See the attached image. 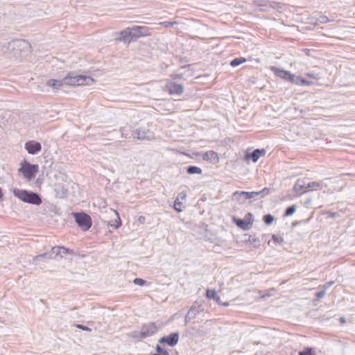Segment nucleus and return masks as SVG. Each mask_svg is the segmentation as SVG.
<instances>
[{
  "label": "nucleus",
  "mask_w": 355,
  "mask_h": 355,
  "mask_svg": "<svg viewBox=\"0 0 355 355\" xmlns=\"http://www.w3.org/2000/svg\"><path fill=\"white\" fill-rule=\"evenodd\" d=\"M114 214L116 215V218L114 220H111L109 224L111 227L114 229L119 228L121 225V220L119 216V213L116 211H114Z\"/></svg>",
  "instance_id": "25"
},
{
  "label": "nucleus",
  "mask_w": 355,
  "mask_h": 355,
  "mask_svg": "<svg viewBox=\"0 0 355 355\" xmlns=\"http://www.w3.org/2000/svg\"><path fill=\"white\" fill-rule=\"evenodd\" d=\"M272 239L275 242L278 243H282L284 241L283 238L280 236H277L275 234L272 235Z\"/></svg>",
  "instance_id": "39"
},
{
  "label": "nucleus",
  "mask_w": 355,
  "mask_h": 355,
  "mask_svg": "<svg viewBox=\"0 0 355 355\" xmlns=\"http://www.w3.org/2000/svg\"><path fill=\"white\" fill-rule=\"evenodd\" d=\"M238 227L242 228L243 230H248L249 228L250 223H246L245 220L238 219L236 222Z\"/></svg>",
  "instance_id": "29"
},
{
  "label": "nucleus",
  "mask_w": 355,
  "mask_h": 355,
  "mask_svg": "<svg viewBox=\"0 0 355 355\" xmlns=\"http://www.w3.org/2000/svg\"><path fill=\"white\" fill-rule=\"evenodd\" d=\"M146 218L143 216H140L138 218V222L141 224H144L145 223Z\"/></svg>",
  "instance_id": "46"
},
{
  "label": "nucleus",
  "mask_w": 355,
  "mask_h": 355,
  "mask_svg": "<svg viewBox=\"0 0 355 355\" xmlns=\"http://www.w3.org/2000/svg\"><path fill=\"white\" fill-rule=\"evenodd\" d=\"M323 214L327 215L328 218H337L340 216L338 212H331L330 211H326L323 212Z\"/></svg>",
  "instance_id": "35"
},
{
  "label": "nucleus",
  "mask_w": 355,
  "mask_h": 355,
  "mask_svg": "<svg viewBox=\"0 0 355 355\" xmlns=\"http://www.w3.org/2000/svg\"><path fill=\"white\" fill-rule=\"evenodd\" d=\"M49 259H53L58 256L62 257V255L64 254H72L73 250L63 246H54L49 251Z\"/></svg>",
  "instance_id": "8"
},
{
  "label": "nucleus",
  "mask_w": 355,
  "mask_h": 355,
  "mask_svg": "<svg viewBox=\"0 0 355 355\" xmlns=\"http://www.w3.org/2000/svg\"><path fill=\"white\" fill-rule=\"evenodd\" d=\"M330 21V19L327 17V16H324V15H320L319 16V17L317 19V21H316V24L319 23V24H326L327 22Z\"/></svg>",
  "instance_id": "32"
},
{
  "label": "nucleus",
  "mask_w": 355,
  "mask_h": 355,
  "mask_svg": "<svg viewBox=\"0 0 355 355\" xmlns=\"http://www.w3.org/2000/svg\"><path fill=\"white\" fill-rule=\"evenodd\" d=\"M222 305L225 306H227L229 305V303L228 302H224L222 304Z\"/></svg>",
  "instance_id": "48"
},
{
  "label": "nucleus",
  "mask_w": 355,
  "mask_h": 355,
  "mask_svg": "<svg viewBox=\"0 0 355 355\" xmlns=\"http://www.w3.org/2000/svg\"><path fill=\"white\" fill-rule=\"evenodd\" d=\"M19 171L23 174L26 180H31L38 172V165L31 164L25 161L21 164V167L19 169Z\"/></svg>",
  "instance_id": "4"
},
{
  "label": "nucleus",
  "mask_w": 355,
  "mask_h": 355,
  "mask_svg": "<svg viewBox=\"0 0 355 355\" xmlns=\"http://www.w3.org/2000/svg\"><path fill=\"white\" fill-rule=\"evenodd\" d=\"M130 28L135 39H137L141 37L148 36L151 34V29L147 26H135L133 27H130Z\"/></svg>",
  "instance_id": "9"
},
{
  "label": "nucleus",
  "mask_w": 355,
  "mask_h": 355,
  "mask_svg": "<svg viewBox=\"0 0 355 355\" xmlns=\"http://www.w3.org/2000/svg\"><path fill=\"white\" fill-rule=\"evenodd\" d=\"M295 206L292 205L290 207H288L285 211L284 216H291L295 211Z\"/></svg>",
  "instance_id": "34"
},
{
  "label": "nucleus",
  "mask_w": 355,
  "mask_h": 355,
  "mask_svg": "<svg viewBox=\"0 0 355 355\" xmlns=\"http://www.w3.org/2000/svg\"><path fill=\"white\" fill-rule=\"evenodd\" d=\"M187 196V192L185 191H182L178 193L176 199L175 200L174 209L178 212H181L182 211L181 209V205L182 204V201L186 200Z\"/></svg>",
  "instance_id": "17"
},
{
  "label": "nucleus",
  "mask_w": 355,
  "mask_h": 355,
  "mask_svg": "<svg viewBox=\"0 0 355 355\" xmlns=\"http://www.w3.org/2000/svg\"><path fill=\"white\" fill-rule=\"evenodd\" d=\"M12 192L15 197L18 198L24 202L36 205H39L42 203V199L40 196L37 193L33 191L15 188L12 190Z\"/></svg>",
  "instance_id": "1"
},
{
  "label": "nucleus",
  "mask_w": 355,
  "mask_h": 355,
  "mask_svg": "<svg viewBox=\"0 0 355 355\" xmlns=\"http://www.w3.org/2000/svg\"><path fill=\"white\" fill-rule=\"evenodd\" d=\"M128 338L134 339L135 341H140L144 339L141 335V331H135L128 334Z\"/></svg>",
  "instance_id": "26"
},
{
  "label": "nucleus",
  "mask_w": 355,
  "mask_h": 355,
  "mask_svg": "<svg viewBox=\"0 0 355 355\" xmlns=\"http://www.w3.org/2000/svg\"><path fill=\"white\" fill-rule=\"evenodd\" d=\"M157 331V327L153 322H148L142 325L141 328V337L144 338L150 337L155 334Z\"/></svg>",
  "instance_id": "10"
},
{
  "label": "nucleus",
  "mask_w": 355,
  "mask_h": 355,
  "mask_svg": "<svg viewBox=\"0 0 355 355\" xmlns=\"http://www.w3.org/2000/svg\"><path fill=\"white\" fill-rule=\"evenodd\" d=\"M325 295V290L322 289L320 291H318L315 293V297L318 300L322 298Z\"/></svg>",
  "instance_id": "41"
},
{
  "label": "nucleus",
  "mask_w": 355,
  "mask_h": 355,
  "mask_svg": "<svg viewBox=\"0 0 355 355\" xmlns=\"http://www.w3.org/2000/svg\"><path fill=\"white\" fill-rule=\"evenodd\" d=\"M306 76L309 78L315 79V80H319L320 78L319 73H313V72L307 73H306Z\"/></svg>",
  "instance_id": "38"
},
{
  "label": "nucleus",
  "mask_w": 355,
  "mask_h": 355,
  "mask_svg": "<svg viewBox=\"0 0 355 355\" xmlns=\"http://www.w3.org/2000/svg\"><path fill=\"white\" fill-rule=\"evenodd\" d=\"M133 283L136 285L144 286L146 284V282L144 279H141V278H135L133 280Z\"/></svg>",
  "instance_id": "36"
},
{
  "label": "nucleus",
  "mask_w": 355,
  "mask_h": 355,
  "mask_svg": "<svg viewBox=\"0 0 355 355\" xmlns=\"http://www.w3.org/2000/svg\"><path fill=\"white\" fill-rule=\"evenodd\" d=\"M187 171L189 174H201L202 171L200 167L196 166H189Z\"/></svg>",
  "instance_id": "27"
},
{
  "label": "nucleus",
  "mask_w": 355,
  "mask_h": 355,
  "mask_svg": "<svg viewBox=\"0 0 355 355\" xmlns=\"http://www.w3.org/2000/svg\"><path fill=\"white\" fill-rule=\"evenodd\" d=\"M64 85H91L94 83V80L90 76H72L69 74L62 79Z\"/></svg>",
  "instance_id": "2"
},
{
  "label": "nucleus",
  "mask_w": 355,
  "mask_h": 355,
  "mask_svg": "<svg viewBox=\"0 0 355 355\" xmlns=\"http://www.w3.org/2000/svg\"><path fill=\"white\" fill-rule=\"evenodd\" d=\"M119 34L120 35V37L116 39L117 41L130 43L131 40L135 39L130 27L121 31Z\"/></svg>",
  "instance_id": "13"
},
{
  "label": "nucleus",
  "mask_w": 355,
  "mask_h": 355,
  "mask_svg": "<svg viewBox=\"0 0 355 355\" xmlns=\"http://www.w3.org/2000/svg\"><path fill=\"white\" fill-rule=\"evenodd\" d=\"M293 189L297 195L300 196L307 191L306 184L303 179H298L295 182Z\"/></svg>",
  "instance_id": "14"
},
{
  "label": "nucleus",
  "mask_w": 355,
  "mask_h": 355,
  "mask_svg": "<svg viewBox=\"0 0 355 355\" xmlns=\"http://www.w3.org/2000/svg\"><path fill=\"white\" fill-rule=\"evenodd\" d=\"M246 194H249L248 191H235L233 193V198L243 203L245 202L247 199L249 198V196H246Z\"/></svg>",
  "instance_id": "19"
},
{
  "label": "nucleus",
  "mask_w": 355,
  "mask_h": 355,
  "mask_svg": "<svg viewBox=\"0 0 355 355\" xmlns=\"http://www.w3.org/2000/svg\"><path fill=\"white\" fill-rule=\"evenodd\" d=\"M2 197H3V193L1 191V189L0 188V200L2 198Z\"/></svg>",
  "instance_id": "47"
},
{
  "label": "nucleus",
  "mask_w": 355,
  "mask_h": 355,
  "mask_svg": "<svg viewBox=\"0 0 355 355\" xmlns=\"http://www.w3.org/2000/svg\"><path fill=\"white\" fill-rule=\"evenodd\" d=\"M25 149L29 154L35 155L41 150L42 146L36 141H29L25 144Z\"/></svg>",
  "instance_id": "12"
},
{
  "label": "nucleus",
  "mask_w": 355,
  "mask_h": 355,
  "mask_svg": "<svg viewBox=\"0 0 355 355\" xmlns=\"http://www.w3.org/2000/svg\"><path fill=\"white\" fill-rule=\"evenodd\" d=\"M324 183L322 182H311L306 184V190L315 191L320 190L323 188Z\"/></svg>",
  "instance_id": "22"
},
{
  "label": "nucleus",
  "mask_w": 355,
  "mask_h": 355,
  "mask_svg": "<svg viewBox=\"0 0 355 355\" xmlns=\"http://www.w3.org/2000/svg\"><path fill=\"white\" fill-rule=\"evenodd\" d=\"M248 216H252V214L249 213V214H248Z\"/></svg>",
  "instance_id": "49"
},
{
  "label": "nucleus",
  "mask_w": 355,
  "mask_h": 355,
  "mask_svg": "<svg viewBox=\"0 0 355 355\" xmlns=\"http://www.w3.org/2000/svg\"><path fill=\"white\" fill-rule=\"evenodd\" d=\"M73 216L78 227L82 230L87 231L92 227V220L88 214L84 212H77L73 213Z\"/></svg>",
  "instance_id": "3"
},
{
  "label": "nucleus",
  "mask_w": 355,
  "mask_h": 355,
  "mask_svg": "<svg viewBox=\"0 0 355 355\" xmlns=\"http://www.w3.org/2000/svg\"><path fill=\"white\" fill-rule=\"evenodd\" d=\"M245 61L246 60L244 58H236L231 61L230 65L233 67H235L245 62Z\"/></svg>",
  "instance_id": "28"
},
{
  "label": "nucleus",
  "mask_w": 355,
  "mask_h": 355,
  "mask_svg": "<svg viewBox=\"0 0 355 355\" xmlns=\"http://www.w3.org/2000/svg\"><path fill=\"white\" fill-rule=\"evenodd\" d=\"M120 132H121V137H122L123 138H126V137H127L128 134L126 133V130H125V127L121 128L120 129Z\"/></svg>",
  "instance_id": "43"
},
{
  "label": "nucleus",
  "mask_w": 355,
  "mask_h": 355,
  "mask_svg": "<svg viewBox=\"0 0 355 355\" xmlns=\"http://www.w3.org/2000/svg\"><path fill=\"white\" fill-rule=\"evenodd\" d=\"M333 284H334V282H328L322 286V288L324 290H326L327 288H329L331 285H333Z\"/></svg>",
  "instance_id": "44"
},
{
  "label": "nucleus",
  "mask_w": 355,
  "mask_h": 355,
  "mask_svg": "<svg viewBox=\"0 0 355 355\" xmlns=\"http://www.w3.org/2000/svg\"><path fill=\"white\" fill-rule=\"evenodd\" d=\"M171 76V78L173 80L182 79L183 78V75L182 74H180V73L172 74Z\"/></svg>",
  "instance_id": "42"
},
{
  "label": "nucleus",
  "mask_w": 355,
  "mask_h": 355,
  "mask_svg": "<svg viewBox=\"0 0 355 355\" xmlns=\"http://www.w3.org/2000/svg\"><path fill=\"white\" fill-rule=\"evenodd\" d=\"M265 153H266V151L263 149H262V150L256 149L252 153L248 154L246 155V158L251 159L253 161V162H256L258 161L259 158L261 155H264Z\"/></svg>",
  "instance_id": "18"
},
{
  "label": "nucleus",
  "mask_w": 355,
  "mask_h": 355,
  "mask_svg": "<svg viewBox=\"0 0 355 355\" xmlns=\"http://www.w3.org/2000/svg\"><path fill=\"white\" fill-rule=\"evenodd\" d=\"M132 137L139 140L150 141L154 139L153 132L147 128H139L132 131Z\"/></svg>",
  "instance_id": "5"
},
{
  "label": "nucleus",
  "mask_w": 355,
  "mask_h": 355,
  "mask_svg": "<svg viewBox=\"0 0 355 355\" xmlns=\"http://www.w3.org/2000/svg\"><path fill=\"white\" fill-rule=\"evenodd\" d=\"M202 158L204 160L209 161L212 164H216L219 161L217 153L214 150H209L202 154Z\"/></svg>",
  "instance_id": "16"
},
{
  "label": "nucleus",
  "mask_w": 355,
  "mask_h": 355,
  "mask_svg": "<svg viewBox=\"0 0 355 355\" xmlns=\"http://www.w3.org/2000/svg\"><path fill=\"white\" fill-rule=\"evenodd\" d=\"M274 220V217L271 214H266L263 216V221L267 225H270Z\"/></svg>",
  "instance_id": "33"
},
{
  "label": "nucleus",
  "mask_w": 355,
  "mask_h": 355,
  "mask_svg": "<svg viewBox=\"0 0 355 355\" xmlns=\"http://www.w3.org/2000/svg\"><path fill=\"white\" fill-rule=\"evenodd\" d=\"M270 193V189L268 188H263L259 191H252L249 192V194H246V196H249L250 199H253L254 200L261 199L264 196L268 195Z\"/></svg>",
  "instance_id": "15"
},
{
  "label": "nucleus",
  "mask_w": 355,
  "mask_h": 355,
  "mask_svg": "<svg viewBox=\"0 0 355 355\" xmlns=\"http://www.w3.org/2000/svg\"><path fill=\"white\" fill-rule=\"evenodd\" d=\"M156 351L157 354H169L166 349L162 348L159 345H157Z\"/></svg>",
  "instance_id": "40"
},
{
  "label": "nucleus",
  "mask_w": 355,
  "mask_h": 355,
  "mask_svg": "<svg viewBox=\"0 0 355 355\" xmlns=\"http://www.w3.org/2000/svg\"><path fill=\"white\" fill-rule=\"evenodd\" d=\"M76 327L78 328V329L85 330V331H90L91 330L89 327H87L86 326H84V325H82V324H77Z\"/></svg>",
  "instance_id": "45"
},
{
  "label": "nucleus",
  "mask_w": 355,
  "mask_h": 355,
  "mask_svg": "<svg viewBox=\"0 0 355 355\" xmlns=\"http://www.w3.org/2000/svg\"><path fill=\"white\" fill-rule=\"evenodd\" d=\"M206 296L207 298L214 300L217 303L220 304V298L217 295V293L214 290L207 289L206 293Z\"/></svg>",
  "instance_id": "24"
},
{
  "label": "nucleus",
  "mask_w": 355,
  "mask_h": 355,
  "mask_svg": "<svg viewBox=\"0 0 355 355\" xmlns=\"http://www.w3.org/2000/svg\"><path fill=\"white\" fill-rule=\"evenodd\" d=\"M46 84L49 87H51L54 91L58 90L64 85L62 79H51L47 81Z\"/></svg>",
  "instance_id": "20"
},
{
  "label": "nucleus",
  "mask_w": 355,
  "mask_h": 355,
  "mask_svg": "<svg viewBox=\"0 0 355 355\" xmlns=\"http://www.w3.org/2000/svg\"><path fill=\"white\" fill-rule=\"evenodd\" d=\"M295 80L298 81V84L304 85H311L313 84L312 81H308L304 78L300 77H295Z\"/></svg>",
  "instance_id": "31"
},
{
  "label": "nucleus",
  "mask_w": 355,
  "mask_h": 355,
  "mask_svg": "<svg viewBox=\"0 0 355 355\" xmlns=\"http://www.w3.org/2000/svg\"><path fill=\"white\" fill-rule=\"evenodd\" d=\"M178 22L177 21H163V22H160L159 24L163 26L164 27H169V26H173V25L175 24H177Z\"/></svg>",
  "instance_id": "37"
},
{
  "label": "nucleus",
  "mask_w": 355,
  "mask_h": 355,
  "mask_svg": "<svg viewBox=\"0 0 355 355\" xmlns=\"http://www.w3.org/2000/svg\"><path fill=\"white\" fill-rule=\"evenodd\" d=\"M12 44L15 47H17L20 50H22V49L28 50L31 48V44H29V42H28L27 41H26L24 40L13 41Z\"/></svg>",
  "instance_id": "21"
},
{
  "label": "nucleus",
  "mask_w": 355,
  "mask_h": 355,
  "mask_svg": "<svg viewBox=\"0 0 355 355\" xmlns=\"http://www.w3.org/2000/svg\"><path fill=\"white\" fill-rule=\"evenodd\" d=\"M41 259H49V252H44L43 254H38V255H36V256L33 257V261H36L37 260H40Z\"/></svg>",
  "instance_id": "30"
},
{
  "label": "nucleus",
  "mask_w": 355,
  "mask_h": 355,
  "mask_svg": "<svg viewBox=\"0 0 355 355\" xmlns=\"http://www.w3.org/2000/svg\"><path fill=\"white\" fill-rule=\"evenodd\" d=\"M166 90L171 95H181L184 92V87L182 85L176 83L173 80H166L165 85Z\"/></svg>",
  "instance_id": "7"
},
{
  "label": "nucleus",
  "mask_w": 355,
  "mask_h": 355,
  "mask_svg": "<svg viewBox=\"0 0 355 355\" xmlns=\"http://www.w3.org/2000/svg\"><path fill=\"white\" fill-rule=\"evenodd\" d=\"M270 69L274 73V74L286 80H288L292 83H295L296 85H298V81L295 80V75L291 73L290 71H286L284 69H279L275 66H271Z\"/></svg>",
  "instance_id": "6"
},
{
  "label": "nucleus",
  "mask_w": 355,
  "mask_h": 355,
  "mask_svg": "<svg viewBox=\"0 0 355 355\" xmlns=\"http://www.w3.org/2000/svg\"><path fill=\"white\" fill-rule=\"evenodd\" d=\"M198 312L196 308L192 306L185 316V322L188 323L190 320L195 318Z\"/></svg>",
  "instance_id": "23"
},
{
  "label": "nucleus",
  "mask_w": 355,
  "mask_h": 355,
  "mask_svg": "<svg viewBox=\"0 0 355 355\" xmlns=\"http://www.w3.org/2000/svg\"><path fill=\"white\" fill-rule=\"evenodd\" d=\"M180 338L179 333L174 332L167 336H164L159 340V343H166L171 347H173L178 343Z\"/></svg>",
  "instance_id": "11"
}]
</instances>
